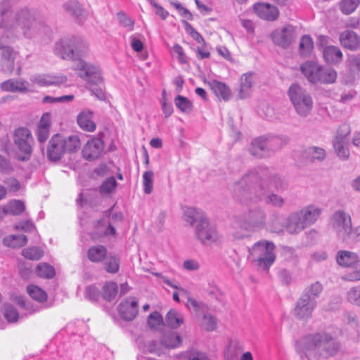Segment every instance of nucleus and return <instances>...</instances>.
<instances>
[{
	"instance_id": "4d7b16f0",
	"label": "nucleus",
	"mask_w": 360,
	"mask_h": 360,
	"mask_svg": "<svg viewBox=\"0 0 360 360\" xmlns=\"http://www.w3.org/2000/svg\"><path fill=\"white\" fill-rule=\"evenodd\" d=\"M307 154L309 155L311 160H324L326 157V151L323 148L319 147H310L307 150Z\"/></svg>"
},
{
	"instance_id": "a19ab883",
	"label": "nucleus",
	"mask_w": 360,
	"mask_h": 360,
	"mask_svg": "<svg viewBox=\"0 0 360 360\" xmlns=\"http://www.w3.org/2000/svg\"><path fill=\"white\" fill-rule=\"evenodd\" d=\"M313 48L314 43L311 37L309 35L302 36L299 45L300 54L303 56H307L311 53Z\"/></svg>"
},
{
	"instance_id": "9b49d317",
	"label": "nucleus",
	"mask_w": 360,
	"mask_h": 360,
	"mask_svg": "<svg viewBox=\"0 0 360 360\" xmlns=\"http://www.w3.org/2000/svg\"><path fill=\"white\" fill-rule=\"evenodd\" d=\"M75 70L78 71V75L89 84L90 91L98 98L102 99L104 94L101 85L103 82L99 69L91 63L79 61L75 65Z\"/></svg>"
},
{
	"instance_id": "bf43d9fd",
	"label": "nucleus",
	"mask_w": 360,
	"mask_h": 360,
	"mask_svg": "<svg viewBox=\"0 0 360 360\" xmlns=\"http://www.w3.org/2000/svg\"><path fill=\"white\" fill-rule=\"evenodd\" d=\"M4 315L6 319L9 322H15L19 317L17 310L9 304L4 305Z\"/></svg>"
},
{
	"instance_id": "0e129e2a",
	"label": "nucleus",
	"mask_w": 360,
	"mask_h": 360,
	"mask_svg": "<svg viewBox=\"0 0 360 360\" xmlns=\"http://www.w3.org/2000/svg\"><path fill=\"white\" fill-rule=\"evenodd\" d=\"M85 297L91 302H95L100 297L98 289L94 286H88L85 290Z\"/></svg>"
},
{
	"instance_id": "f704fd0d",
	"label": "nucleus",
	"mask_w": 360,
	"mask_h": 360,
	"mask_svg": "<svg viewBox=\"0 0 360 360\" xmlns=\"http://www.w3.org/2000/svg\"><path fill=\"white\" fill-rule=\"evenodd\" d=\"M63 8L69 15L76 18L82 16L84 12L81 4L76 0L68 1L63 4Z\"/></svg>"
},
{
	"instance_id": "f8f14e48",
	"label": "nucleus",
	"mask_w": 360,
	"mask_h": 360,
	"mask_svg": "<svg viewBox=\"0 0 360 360\" xmlns=\"http://www.w3.org/2000/svg\"><path fill=\"white\" fill-rule=\"evenodd\" d=\"M336 261L339 265L350 268L343 276L345 280L360 281V259L356 254L347 250H340L337 254Z\"/></svg>"
},
{
	"instance_id": "a18cd8bd",
	"label": "nucleus",
	"mask_w": 360,
	"mask_h": 360,
	"mask_svg": "<svg viewBox=\"0 0 360 360\" xmlns=\"http://www.w3.org/2000/svg\"><path fill=\"white\" fill-rule=\"evenodd\" d=\"M360 4V0H341L340 9L345 15L352 13Z\"/></svg>"
},
{
	"instance_id": "412c9836",
	"label": "nucleus",
	"mask_w": 360,
	"mask_h": 360,
	"mask_svg": "<svg viewBox=\"0 0 360 360\" xmlns=\"http://www.w3.org/2000/svg\"><path fill=\"white\" fill-rule=\"evenodd\" d=\"M31 87V84L23 79H9L0 84L1 90L6 92L27 93L32 91Z\"/></svg>"
},
{
	"instance_id": "423d86ee",
	"label": "nucleus",
	"mask_w": 360,
	"mask_h": 360,
	"mask_svg": "<svg viewBox=\"0 0 360 360\" xmlns=\"http://www.w3.org/2000/svg\"><path fill=\"white\" fill-rule=\"evenodd\" d=\"M89 45L86 41L76 37H66L56 42L54 53L64 60H78L88 51Z\"/></svg>"
},
{
	"instance_id": "473e14b6",
	"label": "nucleus",
	"mask_w": 360,
	"mask_h": 360,
	"mask_svg": "<svg viewBox=\"0 0 360 360\" xmlns=\"http://www.w3.org/2000/svg\"><path fill=\"white\" fill-rule=\"evenodd\" d=\"M27 243V238L25 235H10L5 237L3 243L5 246L17 248L25 245Z\"/></svg>"
},
{
	"instance_id": "39448f33",
	"label": "nucleus",
	"mask_w": 360,
	"mask_h": 360,
	"mask_svg": "<svg viewBox=\"0 0 360 360\" xmlns=\"http://www.w3.org/2000/svg\"><path fill=\"white\" fill-rule=\"evenodd\" d=\"M18 32L13 26L8 27L4 19H0V67L4 73L11 74L14 69L18 52L8 44L17 37Z\"/></svg>"
},
{
	"instance_id": "b1692460",
	"label": "nucleus",
	"mask_w": 360,
	"mask_h": 360,
	"mask_svg": "<svg viewBox=\"0 0 360 360\" xmlns=\"http://www.w3.org/2000/svg\"><path fill=\"white\" fill-rule=\"evenodd\" d=\"M307 227L299 212L291 213L288 216L285 226L286 231L290 234H297Z\"/></svg>"
},
{
	"instance_id": "c9c22d12",
	"label": "nucleus",
	"mask_w": 360,
	"mask_h": 360,
	"mask_svg": "<svg viewBox=\"0 0 360 360\" xmlns=\"http://www.w3.org/2000/svg\"><path fill=\"white\" fill-rule=\"evenodd\" d=\"M207 218L201 210H197L193 207L187 208L184 212V220L193 225L195 223H200L201 219Z\"/></svg>"
},
{
	"instance_id": "052dcab7",
	"label": "nucleus",
	"mask_w": 360,
	"mask_h": 360,
	"mask_svg": "<svg viewBox=\"0 0 360 360\" xmlns=\"http://www.w3.org/2000/svg\"><path fill=\"white\" fill-rule=\"evenodd\" d=\"M119 259L116 257H109L105 262V269L108 273L115 274L119 270Z\"/></svg>"
},
{
	"instance_id": "72a5a7b5",
	"label": "nucleus",
	"mask_w": 360,
	"mask_h": 360,
	"mask_svg": "<svg viewBox=\"0 0 360 360\" xmlns=\"http://www.w3.org/2000/svg\"><path fill=\"white\" fill-rule=\"evenodd\" d=\"M95 228L98 230V233L94 234V238H98L102 236H115L116 231L112 224L110 222L107 226H105L103 219L98 220L95 225Z\"/></svg>"
},
{
	"instance_id": "2f4dec72",
	"label": "nucleus",
	"mask_w": 360,
	"mask_h": 360,
	"mask_svg": "<svg viewBox=\"0 0 360 360\" xmlns=\"http://www.w3.org/2000/svg\"><path fill=\"white\" fill-rule=\"evenodd\" d=\"M253 84L252 75L250 73L243 74L240 77V85L239 91V97L241 99L247 98L251 92V88Z\"/></svg>"
},
{
	"instance_id": "6e6d98bb",
	"label": "nucleus",
	"mask_w": 360,
	"mask_h": 360,
	"mask_svg": "<svg viewBox=\"0 0 360 360\" xmlns=\"http://www.w3.org/2000/svg\"><path fill=\"white\" fill-rule=\"evenodd\" d=\"M349 302L360 307V285L350 288L347 293Z\"/></svg>"
},
{
	"instance_id": "5fc2aeb1",
	"label": "nucleus",
	"mask_w": 360,
	"mask_h": 360,
	"mask_svg": "<svg viewBox=\"0 0 360 360\" xmlns=\"http://www.w3.org/2000/svg\"><path fill=\"white\" fill-rule=\"evenodd\" d=\"M117 18L119 23L128 31H132L134 26V21L131 20L123 11H120L117 13Z\"/></svg>"
},
{
	"instance_id": "de8ad7c7",
	"label": "nucleus",
	"mask_w": 360,
	"mask_h": 360,
	"mask_svg": "<svg viewBox=\"0 0 360 360\" xmlns=\"http://www.w3.org/2000/svg\"><path fill=\"white\" fill-rule=\"evenodd\" d=\"M37 274L42 278H51L55 275L54 268L46 263H41L37 265Z\"/></svg>"
},
{
	"instance_id": "aec40b11",
	"label": "nucleus",
	"mask_w": 360,
	"mask_h": 360,
	"mask_svg": "<svg viewBox=\"0 0 360 360\" xmlns=\"http://www.w3.org/2000/svg\"><path fill=\"white\" fill-rule=\"evenodd\" d=\"M344 127L345 128V134H338L333 140V145L338 157L342 160H347L349 157L347 136L350 133V130L348 126H344Z\"/></svg>"
},
{
	"instance_id": "680f3d73",
	"label": "nucleus",
	"mask_w": 360,
	"mask_h": 360,
	"mask_svg": "<svg viewBox=\"0 0 360 360\" xmlns=\"http://www.w3.org/2000/svg\"><path fill=\"white\" fill-rule=\"evenodd\" d=\"M202 327L208 331L214 330L217 328V322L214 316L209 314H205L202 321Z\"/></svg>"
},
{
	"instance_id": "c03bdc74",
	"label": "nucleus",
	"mask_w": 360,
	"mask_h": 360,
	"mask_svg": "<svg viewBox=\"0 0 360 360\" xmlns=\"http://www.w3.org/2000/svg\"><path fill=\"white\" fill-rule=\"evenodd\" d=\"M43 255L44 252L38 247H30L22 250V255L30 260H39Z\"/></svg>"
},
{
	"instance_id": "f257e3e1",
	"label": "nucleus",
	"mask_w": 360,
	"mask_h": 360,
	"mask_svg": "<svg viewBox=\"0 0 360 360\" xmlns=\"http://www.w3.org/2000/svg\"><path fill=\"white\" fill-rule=\"evenodd\" d=\"M19 0H2L0 2V19H4L8 27L13 26L15 30L20 27L24 37L27 39H32L37 35L49 34L51 32L50 27L27 8L18 11L15 14V22L8 24L4 15Z\"/></svg>"
},
{
	"instance_id": "7c9ffc66",
	"label": "nucleus",
	"mask_w": 360,
	"mask_h": 360,
	"mask_svg": "<svg viewBox=\"0 0 360 360\" xmlns=\"http://www.w3.org/2000/svg\"><path fill=\"white\" fill-rule=\"evenodd\" d=\"M107 256V249L101 245L91 247L87 252L88 259L94 263L102 262Z\"/></svg>"
},
{
	"instance_id": "4468645a",
	"label": "nucleus",
	"mask_w": 360,
	"mask_h": 360,
	"mask_svg": "<svg viewBox=\"0 0 360 360\" xmlns=\"http://www.w3.org/2000/svg\"><path fill=\"white\" fill-rule=\"evenodd\" d=\"M32 136L31 132L27 128H18L14 133V143L18 150L22 154L17 153L18 160L25 161L29 160L32 153L31 142Z\"/></svg>"
},
{
	"instance_id": "a211bd4d",
	"label": "nucleus",
	"mask_w": 360,
	"mask_h": 360,
	"mask_svg": "<svg viewBox=\"0 0 360 360\" xmlns=\"http://www.w3.org/2000/svg\"><path fill=\"white\" fill-rule=\"evenodd\" d=\"M255 13L261 19L267 21H274L279 16L278 8L271 4L258 2L252 6Z\"/></svg>"
},
{
	"instance_id": "393cba45",
	"label": "nucleus",
	"mask_w": 360,
	"mask_h": 360,
	"mask_svg": "<svg viewBox=\"0 0 360 360\" xmlns=\"http://www.w3.org/2000/svg\"><path fill=\"white\" fill-rule=\"evenodd\" d=\"M340 41L342 46L351 51H356L360 48V37L351 30L342 32L340 35Z\"/></svg>"
},
{
	"instance_id": "09e8293b",
	"label": "nucleus",
	"mask_w": 360,
	"mask_h": 360,
	"mask_svg": "<svg viewBox=\"0 0 360 360\" xmlns=\"http://www.w3.org/2000/svg\"><path fill=\"white\" fill-rule=\"evenodd\" d=\"M117 292V285L115 283L109 282L103 288V297L107 301L115 299Z\"/></svg>"
},
{
	"instance_id": "1a4fd4ad",
	"label": "nucleus",
	"mask_w": 360,
	"mask_h": 360,
	"mask_svg": "<svg viewBox=\"0 0 360 360\" xmlns=\"http://www.w3.org/2000/svg\"><path fill=\"white\" fill-rule=\"evenodd\" d=\"M288 95L297 115L306 117L311 114L314 101L311 94L307 89L294 83L290 86Z\"/></svg>"
},
{
	"instance_id": "13d9d810",
	"label": "nucleus",
	"mask_w": 360,
	"mask_h": 360,
	"mask_svg": "<svg viewBox=\"0 0 360 360\" xmlns=\"http://www.w3.org/2000/svg\"><path fill=\"white\" fill-rule=\"evenodd\" d=\"M185 304L189 309L193 308L195 312L205 313L207 310V307L205 304L190 297H188Z\"/></svg>"
},
{
	"instance_id": "5701e85b",
	"label": "nucleus",
	"mask_w": 360,
	"mask_h": 360,
	"mask_svg": "<svg viewBox=\"0 0 360 360\" xmlns=\"http://www.w3.org/2000/svg\"><path fill=\"white\" fill-rule=\"evenodd\" d=\"M67 81V77L64 75H36L30 77V82L33 84L39 86H58Z\"/></svg>"
},
{
	"instance_id": "f3484780",
	"label": "nucleus",
	"mask_w": 360,
	"mask_h": 360,
	"mask_svg": "<svg viewBox=\"0 0 360 360\" xmlns=\"http://www.w3.org/2000/svg\"><path fill=\"white\" fill-rule=\"evenodd\" d=\"M103 149V141L99 138H92L84 146L82 157L88 161L94 160L100 157Z\"/></svg>"
},
{
	"instance_id": "4c0bfd02",
	"label": "nucleus",
	"mask_w": 360,
	"mask_h": 360,
	"mask_svg": "<svg viewBox=\"0 0 360 360\" xmlns=\"http://www.w3.org/2000/svg\"><path fill=\"white\" fill-rule=\"evenodd\" d=\"M4 207L6 214H11L13 216L20 215L25 210L24 203L19 200H11Z\"/></svg>"
},
{
	"instance_id": "dca6fc26",
	"label": "nucleus",
	"mask_w": 360,
	"mask_h": 360,
	"mask_svg": "<svg viewBox=\"0 0 360 360\" xmlns=\"http://www.w3.org/2000/svg\"><path fill=\"white\" fill-rule=\"evenodd\" d=\"M271 37L275 44L285 49L295 40L297 34L295 27L287 25L281 29L274 30Z\"/></svg>"
},
{
	"instance_id": "7ed1b4c3",
	"label": "nucleus",
	"mask_w": 360,
	"mask_h": 360,
	"mask_svg": "<svg viewBox=\"0 0 360 360\" xmlns=\"http://www.w3.org/2000/svg\"><path fill=\"white\" fill-rule=\"evenodd\" d=\"M297 349L301 358L309 360L335 355L340 349L339 342L327 334L309 335L297 342Z\"/></svg>"
},
{
	"instance_id": "0eeeda50",
	"label": "nucleus",
	"mask_w": 360,
	"mask_h": 360,
	"mask_svg": "<svg viewBox=\"0 0 360 360\" xmlns=\"http://www.w3.org/2000/svg\"><path fill=\"white\" fill-rule=\"evenodd\" d=\"M81 146V141L77 135L64 137L60 134L53 135L49 141L47 148L48 158L56 162L59 160L65 153H74Z\"/></svg>"
},
{
	"instance_id": "ddd939ff",
	"label": "nucleus",
	"mask_w": 360,
	"mask_h": 360,
	"mask_svg": "<svg viewBox=\"0 0 360 360\" xmlns=\"http://www.w3.org/2000/svg\"><path fill=\"white\" fill-rule=\"evenodd\" d=\"M330 225L339 238L347 240L352 227V219L348 213L342 210L335 211L330 218Z\"/></svg>"
},
{
	"instance_id": "58836bf2",
	"label": "nucleus",
	"mask_w": 360,
	"mask_h": 360,
	"mask_svg": "<svg viewBox=\"0 0 360 360\" xmlns=\"http://www.w3.org/2000/svg\"><path fill=\"white\" fill-rule=\"evenodd\" d=\"M262 200H264L266 205L277 208L283 207L285 203V200L282 196L274 193L266 195L264 193Z\"/></svg>"
},
{
	"instance_id": "c85d7f7f",
	"label": "nucleus",
	"mask_w": 360,
	"mask_h": 360,
	"mask_svg": "<svg viewBox=\"0 0 360 360\" xmlns=\"http://www.w3.org/2000/svg\"><path fill=\"white\" fill-rule=\"evenodd\" d=\"M209 85L217 97L221 98L225 101L230 99L231 95V90L224 82L212 80L209 82Z\"/></svg>"
},
{
	"instance_id": "8fccbe9b",
	"label": "nucleus",
	"mask_w": 360,
	"mask_h": 360,
	"mask_svg": "<svg viewBox=\"0 0 360 360\" xmlns=\"http://www.w3.org/2000/svg\"><path fill=\"white\" fill-rule=\"evenodd\" d=\"M322 289L323 288L321 284L319 282H315L307 288L303 292L302 295H307L310 300L312 301H316V299L321 292Z\"/></svg>"
},
{
	"instance_id": "49530a36",
	"label": "nucleus",
	"mask_w": 360,
	"mask_h": 360,
	"mask_svg": "<svg viewBox=\"0 0 360 360\" xmlns=\"http://www.w3.org/2000/svg\"><path fill=\"white\" fill-rule=\"evenodd\" d=\"M174 103L176 108L183 112L188 113L192 110V103L183 96H177L174 99Z\"/></svg>"
},
{
	"instance_id": "774afa93",
	"label": "nucleus",
	"mask_w": 360,
	"mask_h": 360,
	"mask_svg": "<svg viewBox=\"0 0 360 360\" xmlns=\"http://www.w3.org/2000/svg\"><path fill=\"white\" fill-rule=\"evenodd\" d=\"M360 240V226L352 229V226L349 229L348 236L345 242L354 241Z\"/></svg>"
},
{
	"instance_id": "e433bc0d",
	"label": "nucleus",
	"mask_w": 360,
	"mask_h": 360,
	"mask_svg": "<svg viewBox=\"0 0 360 360\" xmlns=\"http://www.w3.org/2000/svg\"><path fill=\"white\" fill-rule=\"evenodd\" d=\"M166 323L172 328H177L184 323L183 316L174 309L169 310L165 318Z\"/></svg>"
},
{
	"instance_id": "603ef678",
	"label": "nucleus",
	"mask_w": 360,
	"mask_h": 360,
	"mask_svg": "<svg viewBox=\"0 0 360 360\" xmlns=\"http://www.w3.org/2000/svg\"><path fill=\"white\" fill-rule=\"evenodd\" d=\"M154 173L151 170L146 171L143 174V186L144 193L150 194L153 187Z\"/></svg>"
},
{
	"instance_id": "6ab92c4d",
	"label": "nucleus",
	"mask_w": 360,
	"mask_h": 360,
	"mask_svg": "<svg viewBox=\"0 0 360 360\" xmlns=\"http://www.w3.org/2000/svg\"><path fill=\"white\" fill-rule=\"evenodd\" d=\"M316 307V301H312L307 295H302L294 309V314L300 319L309 318Z\"/></svg>"
},
{
	"instance_id": "37998d69",
	"label": "nucleus",
	"mask_w": 360,
	"mask_h": 360,
	"mask_svg": "<svg viewBox=\"0 0 360 360\" xmlns=\"http://www.w3.org/2000/svg\"><path fill=\"white\" fill-rule=\"evenodd\" d=\"M27 291L32 299L38 302H44L47 299V295L46 292L36 285H28L27 288Z\"/></svg>"
},
{
	"instance_id": "338daca9",
	"label": "nucleus",
	"mask_w": 360,
	"mask_h": 360,
	"mask_svg": "<svg viewBox=\"0 0 360 360\" xmlns=\"http://www.w3.org/2000/svg\"><path fill=\"white\" fill-rule=\"evenodd\" d=\"M105 214L106 216L107 215L109 216L110 221V222L111 224H116L119 222H122L124 219L123 214L120 212L112 213V208L105 211Z\"/></svg>"
},
{
	"instance_id": "a878e982",
	"label": "nucleus",
	"mask_w": 360,
	"mask_h": 360,
	"mask_svg": "<svg viewBox=\"0 0 360 360\" xmlns=\"http://www.w3.org/2000/svg\"><path fill=\"white\" fill-rule=\"evenodd\" d=\"M298 212L307 226H309L317 221L321 214L322 210L314 205H309Z\"/></svg>"
},
{
	"instance_id": "cd10ccee",
	"label": "nucleus",
	"mask_w": 360,
	"mask_h": 360,
	"mask_svg": "<svg viewBox=\"0 0 360 360\" xmlns=\"http://www.w3.org/2000/svg\"><path fill=\"white\" fill-rule=\"evenodd\" d=\"M250 153L257 157H264L269 155L265 136L254 139L250 149Z\"/></svg>"
},
{
	"instance_id": "4be33fe9",
	"label": "nucleus",
	"mask_w": 360,
	"mask_h": 360,
	"mask_svg": "<svg viewBox=\"0 0 360 360\" xmlns=\"http://www.w3.org/2000/svg\"><path fill=\"white\" fill-rule=\"evenodd\" d=\"M138 301L135 297H129L119 304V313L122 319L132 321L138 314Z\"/></svg>"
},
{
	"instance_id": "2eb2a0df",
	"label": "nucleus",
	"mask_w": 360,
	"mask_h": 360,
	"mask_svg": "<svg viewBox=\"0 0 360 360\" xmlns=\"http://www.w3.org/2000/svg\"><path fill=\"white\" fill-rule=\"evenodd\" d=\"M195 233L196 238L204 245H211L219 240V235L215 227L211 225L205 218L196 224Z\"/></svg>"
},
{
	"instance_id": "79ce46f5",
	"label": "nucleus",
	"mask_w": 360,
	"mask_h": 360,
	"mask_svg": "<svg viewBox=\"0 0 360 360\" xmlns=\"http://www.w3.org/2000/svg\"><path fill=\"white\" fill-rule=\"evenodd\" d=\"M288 187L286 181L281 176L274 175L269 180L268 188L270 190H275L276 191H283Z\"/></svg>"
},
{
	"instance_id": "864d4df0",
	"label": "nucleus",
	"mask_w": 360,
	"mask_h": 360,
	"mask_svg": "<svg viewBox=\"0 0 360 360\" xmlns=\"http://www.w3.org/2000/svg\"><path fill=\"white\" fill-rule=\"evenodd\" d=\"M265 138L269 154L281 148L283 141L281 138L273 136H265Z\"/></svg>"
},
{
	"instance_id": "ea45409f",
	"label": "nucleus",
	"mask_w": 360,
	"mask_h": 360,
	"mask_svg": "<svg viewBox=\"0 0 360 360\" xmlns=\"http://www.w3.org/2000/svg\"><path fill=\"white\" fill-rule=\"evenodd\" d=\"M161 344L167 348H175L180 345L181 339L179 335L170 333L164 335L160 340Z\"/></svg>"
},
{
	"instance_id": "bb28decb",
	"label": "nucleus",
	"mask_w": 360,
	"mask_h": 360,
	"mask_svg": "<svg viewBox=\"0 0 360 360\" xmlns=\"http://www.w3.org/2000/svg\"><path fill=\"white\" fill-rule=\"evenodd\" d=\"M322 53L325 62L330 65L339 64L343 58L341 50L338 46L333 45L325 47Z\"/></svg>"
},
{
	"instance_id": "20e7f679",
	"label": "nucleus",
	"mask_w": 360,
	"mask_h": 360,
	"mask_svg": "<svg viewBox=\"0 0 360 360\" xmlns=\"http://www.w3.org/2000/svg\"><path fill=\"white\" fill-rule=\"evenodd\" d=\"M266 224V213L262 207L250 209L233 222L231 234L235 239H243L248 232L263 229Z\"/></svg>"
},
{
	"instance_id": "e2e57ef3",
	"label": "nucleus",
	"mask_w": 360,
	"mask_h": 360,
	"mask_svg": "<svg viewBox=\"0 0 360 360\" xmlns=\"http://www.w3.org/2000/svg\"><path fill=\"white\" fill-rule=\"evenodd\" d=\"M184 356L186 360H210L206 353L198 350L187 351Z\"/></svg>"
},
{
	"instance_id": "c756f323",
	"label": "nucleus",
	"mask_w": 360,
	"mask_h": 360,
	"mask_svg": "<svg viewBox=\"0 0 360 360\" xmlns=\"http://www.w3.org/2000/svg\"><path fill=\"white\" fill-rule=\"evenodd\" d=\"M77 123L81 129L92 132L96 129V124L92 120V112L83 111L77 116Z\"/></svg>"
},
{
	"instance_id": "69168bd1",
	"label": "nucleus",
	"mask_w": 360,
	"mask_h": 360,
	"mask_svg": "<svg viewBox=\"0 0 360 360\" xmlns=\"http://www.w3.org/2000/svg\"><path fill=\"white\" fill-rule=\"evenodd\" d=\"M162 317L158 311L151 313L148 319V323L151 328H155L162 323Z\"/></svg>"
},
{
	"instance_id": "6e6552de",
	"label": "nucleus",
	"mask_w": 360,
	"mask_h": 360,
	"mask_svg": "<svg viewBox=\"0 0 360 360\" xmlns=\"http://www.w3.org/2000/svg\"><path fill=\"white\" fill-rule=\"evenodd\" d=\"M275 248L271 241L259 240L249 248L248 258L255 266L267 270L275 262Z\"/></svg>"
},
{
	"instance_id": "9d476101",
	"label": "nucleus",
	"mask_w": 360,
	"mask_h": 360,
	"mask_svg": "<svg viewBox=\"0 0 360 360\" xmlns=\"http://www.w3.org/2000/svg\"><path fill=\"white\" fill-rule=\"evenodd\" d=\"M300 70L312 84H333L337 79V72L333 68L323 67L314 61L302 64Z\"/></svg>"
},
{
	"instance_id": "f03ea898",
	"label": "nucleus",
	"mask_w": 360,
	"mask_h": 360,
	"mask_svg": "<svg viewBox=\"0 0 360 360\" xmlns=\"http://www.w3.org/2000/svg\"><path fill=\"white\" fill-rule=\"evenodd\" d=\"M267 169H252L233 184V195L236 201L250 205L262 200L264 181Z\"/></svg>"
},
{
	"instance_id": "3c124183",
	"label": "nucleus",
	"mask_w": 360,
	"mask_h": 360,
	"mask_svg": "<svg viewBox=\"0 0 360 360\" xmlns=\"http://www.w3.org/2000/svg\"><path fill=\"white\" fill-rule=\"evenodd\" d=\"M117 187V182L114 176L105 179L100 186L101 195H108L112 193Z\"/></svg>"
}]
</instances>
